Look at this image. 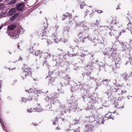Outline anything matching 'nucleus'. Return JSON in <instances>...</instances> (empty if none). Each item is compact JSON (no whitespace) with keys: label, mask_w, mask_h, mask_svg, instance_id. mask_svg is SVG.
I'll return each instance as SVG.
<instances>
[{"label":"nucleus","mask_w":132,"mask_h":132,"mask_svg":"<svg viewBox=\"0 0 132 132\" xmlns=\"http://www.w3.org/2000/svg\"><path fill=\"white\" fill-rule=\"evenodd\" d=\"M115 66L116 67V68H115L117 69L119 68V67L120 66L119 64L118 63L116 64V63H115Z\"/></svg>","instance_id":"obj_39"},{"label":"nucleus","mask_w":132,"mask_h":132,"mask_svg":"<svg viewBox=\"0 0 132 132\" xmlns=\"http://www.w3.org/2000/svg\"><path fill=\"white\" fill-rule=\"evenodd\" d=\"M44 29L42 28V29H40L37 32V35L43 37L47 36L50 30V29L48 28V25L46 24L45 26H44Z\"/></svg>","instance_id":"obj_3"},{"label":"nucleus","mask_w":132,"mask_h":132,"mask_svg":"<svg viewBox=\"0 0 132 132\" xmlns=\"http://www.w3.org/2000/svg\"><path fill=\"white\" fill-rule=\"evenodd\" d=\"M27 67V65L26 64L24 65L23 68L24 71L20 74L22 80H24L27 76H30L31 74V69L29 67L28 68Z\"/></svg>","instance_id":"obj_2"},{"label":"nucleus","mask_w":132,"mask_h":132,"mask_svg":"<svg viewBox=\"0 0 132 132\" xmlns=\"http://www.w3.org/2000/svg\"><path fill=\"white\" fill-rule=\"evenodd\" d=\"M99 28L98 29L100 31H103L105 30V27L103 26H100L99 27Z\"/></svg>","instance_id":"obj_32"},{"label":"nucleus","mask_w":132,"mask_h":132,"mask_svg":"<svg viewBox=\"0 0 132 132\" xmlns=\"http://www.w3.org/2000/svg\"><path fill=\"white\" fill-rule=\"evenodd\" d=\"M119 5H118V7H117L116 9L117 10L119 9Z\"/></svg>","instance_id":"obj_52"},{"label":"nucleus","mask_w":132,"mask_h":132,"mask_svg":"<svg viewBox=\"0 0 132 132\" xmlns=\"http://www.w3.org/2000/svg\"><path fill=\"white\" fill-rule=\"evenodd\" d=\"M125 23L127 24V28L130 30L131 33H132V24L131 22L128 19H127L126 20Z\"/></svg>","instance_id":"obj_10"},{"label":"nucleus","mask_w":132,"mask_h":132,"mask_svg":"<svg viewBox=\"0 0 132 132\" xmlns=\"http://www.w3.org/2000/svg\"><path fill=\"white\" fill-rule=\"evenodd\" d=\"M104 117L105 119L104 120H108L109 119H113L114 117L112 115V113L111 112H109L108 114H106Z\"/></svg>","instance_id":"obj_12"},{"label":"nucleus","mask_w":132,"mask_h":132,"mask_svg":"<svg viewBox=\"0 0 132 132\" xmlns=\"http://www.w3.org/2000/svg\"><path fill=\"white\" fill-rule=\"evenodd\" d=\"M107 52H105V55H108L109 57L111 56L114 58L116 56V52L114 50H110L107 51Z\"/></svg>","instance_id":"obj_8"},{"label":"nucleus","mask_w":132,"mask_h":132,"mask_svg":"<svg viewBox=\"0 0 132 132\" xmlns=\"http://www.w3.org/2000/svg\"><path fill=\"white\" fill-rule=\"evenodd\" d=\"M108 81V80L107 79H105V80H103V83H104V82H107Z\"/></svg>","instance_id":"obj_49"},{"label":"nucleus","mask_w":132,"mask_h":132,"mask_svg":"<svg viewBox=\"0 0 132 132\" xmlns=\"http://www.w3.org/2000/svg\"><path fill=\"white\" fill-rule=\"evenodd\" d=\"M27 112L29 113H31V110L30 109H28L27 110Z\"/></svg>","instance_id":"obj_45"},{"label":"nucleus","mask_w":132,"mask_h":132,"mask_svg":"<svg viewBox=\"0 0 132 132\" xmlns=\"http://www.w3.org/2000/svg\"><path fill=\"white\" fill-rule=\"evenodd\" d=\"M65 18H63V19H62V20H65Z\"/></svg>","instance_id":"obj_59"},{"label":"nucleus","mask_w":132,"mask_h":132,"mask_svg":"<svg viewBox=\"0 0 132 132\" xmlns=\"http://www.w3.org/2000/svg\"><path fill=\"white\" fill-rule=\"evenodd\" d=\"M100 119L101 120V119H103V118L101 117V119H100Z\"/></svg>","instance_id":"obj_63"},{"label":"nucleus","mask_w":132,"mask_h":132,"mask_svg":"<svg viewBox=\"0 0 132 132\" xmlns=\"http://www.w3.org/2000/svg\"><path fill=\"white\" fill-rule=\"evenodd\" d=\"M49 79L48 82L49 84H52V82H53L55 80L54 78L51 77L50 76H47L46 78V79Z\"/></svg>","instance_id":"obj_17"},{"label":"nucleus","mask_w":132,"mask_h":132,"mask_svg":"<svg viewBox=\"0 0 132 132\" xmlns=\"http://www.w3.org/2000/svg\"><path fill=\"white\" fill-rule=\"evenodd\" d=\"M25 91L26 92H28V93H33L34 92V90L31 88H28V89H26Z\"/></svg>","instance_id":"obj_27"},{"label":"nucleus","mask_w":132,"mask_h":132,"mask_svg":"<svg viewBox=\"0 0 132 132\" xmlns=\"http://www.w3.org/2000/svg\"><path fill=\"white\" fill-rule=\"evenodd\" d=\"M61 119H62V121L63 122H65L66 121L65 119L64 118H61Z\"/></svg>","instance_id":"obj_46"},{"label":"nucleus","mask_w":132,"mask_h":132,"mask_svg":"<svg viewBox=\"0 0 132 132\" xmlns=\"http://www.w3.org/2000/svg\"><path fill=\"white\" fill-rule=\"evenodd\" d=\"M35 97V95L34 94L31 96H30L28 97L27 98V101H30L31 100H32L33 99V98H34Z\"/></svg>","instance_id":"obj_24"},{"label":"nucleus","mask_w":132,"mask_h":132,"mask_svg":"<svg viewBox=\"0 0 132 132\" xmlns=\"http://www.w3.org/2000/svg\"><path fill=\"white\" fill-rule=\"evenodd\" d=\"M65 80L64 83L66 85H67L69 84L70 81L71 80L70 78L68 76H67L64 78Z\"/></svg>","instance_id":"obj_14"},{"label":"nucleus","mask_w":132,"mask_h":132,"mask_svg":"<svg viewBox=\"0 0 132 132\" xmlns=\"http://www.w3.org/2000/svg\"><path fill=\"white\" fill-rule=\"evenodd\" d=\"M82 27L83 28L84 30L85 31L86 30H87L88 29V28L86 25V23L85 21L84 22V25H83Z\"/></svg>","instance_id":"obj_26"},{"label":"nucleus","mask_w":132,"mask_h":132,"mask_svg":"<svg viewBox=\"0 0 132 132\" xmlns=\"http://www.w3.org/2000/svg\"><path fill=\"white\" fill-rule=\"evenodd\" d=\"M22 102H27V101H28L27 99L26 98H25L24 97L22 98Z\"/></svg>","instance_id":"obj_37"},{"label":"nucleus","mask_w":132,"mask_h":132,"mask_svg":"<svg viewBox=\"0 0 132 132\" xmlns=\"http://www.w3.org/2000/svg\"><path fill=\"white\" fill-rule=\"evenodd\" d=\"M16 9L14 8H12L8 12V15L11 16L15 12Z\"/></svg>","instance_id":"obj_18"},{"label":"nucleus","mask_w":132,"mask_h":132,"mask_svg":"<svg viewBox=\"0 0 132 132\" xmlns=\"http://www.w3.org/2000/svg\"><path fill=\"white\" fill-rule=\"evenodd\" d=\"M20 46L18 44L17 45V47L18 48L20 49Z\"/></svg>","instance_id":"obj_54"},{"label":"nucleus","mask_w":132,"mask_h":132,"mask_svg":"<svg viewBox=\"0 0 132 132\" xmlns=\"http://www.w3.org/2000/svg\"><path fill=\"white\" fill-rule=\"evenodd\" d=\"M31 125L34 126H36L37 125V124L36 123H35L34 122H32Z\"/></svg>","instance_id":"obj_44"},{"label":"nucleus","mask_w":132,"mask_h":132,"mask_svg":"<svg viewBox=\"0 0 132 132\" xmlns=\"http://www.w3.org/2000/svg\"><path fill=\"white\" fill-rule=\"evenodd\" d=\"M30 110H31V112H35L37 111L38 112H39L40 111V109H36V108H30Z\"/></svg>","instance_id":"obj_28"},{"label":"nucleus","mask_w":132,"mask_h":132,"mask_svg":"<svg viewBox=\"0 0 132 132\" xmlns=\"http://www.w3.org/2000/svg\"><path fill=\"white\" fill-rule=\"evenodd\" d=\"M91 73L89 71L88 72H87V73L86 74V75L87 76H88V75H90Z\"/></svg>","instance_id":"obj_47"},{"label":"nucleus","mask_w":132,"mask_h":132,"mask_svg":"<svg viewBox=\"0 0 132 132\" xmlns=\"http://www.w3.org/2000/svg\"><path fill=\"white\" fill-rule=\"evenodd\" d=\"M48 98L50 99V100H52V102L53 104H54L57 102H58V98L57 97L56 94L54 93H51L48 96Z\"/></svg>","instance_id":"obj_7"},{"label":"nucleus","mask_w":132,"mask_h":132,"mask_svg":"<svg viewBox=\"0 0 132 132\" xmlns=\"http://www.w3.org/2000/svg\"><path fill=\"white\" fill-rule=\"evenodd\" d=\"M84 21L80 22L78 23H76V24L75 26V28L76 29H78L79 27H82L83 25H84Z\"/></svg>","instance_id":"obj_15"},{"label":"nucleus","mask_w":132,"mask_h":132,"mask_svg":"<svg viewBox=\"0 0 132 132\" xmlns=\"http://www.w3.org/2000/svg\"><path fill=\"white\" fill-rule=\"evenodd\" d=\"M80 41L82 43H84L85 40H84L87 38L88 35L86 32L83 31L79 32L78 34Z\"/></svg>","instance_id":"obj_5"},{"label":"nucleus","mask_w":132,"mask_h":132,"mask_svg":"<svg viewBox=\"0 0 132 132\" xmlns=\"http://www.w3.org/2000/svg\"><path fill=\"white\" fill-rule=\"evenodd\" d=\"M96 24H99V21H98V20H97L96 21Z\"/></svg>","instance_id":"obj_50"},{"label":"nucleus","mask_w":132,"mask_h":132,"mask_svg":"<svg viewBox=\"0 0 132 132\" xmlns=\"http://www.w3.org/2000/svg\"><path fill=\"white\" fill-rule=\"evenodd\" d=\"M2 27H3V26H0V30L2 29Z\"/></svg>","instance_id":"obj_62"},{"label":"nucleus","mask_w":132,"mask_h":132,"mask_svg":"<svg viewBox=\"0 0 132 132\" xmlns=\"http://www.w3.org/2000/svg\"><path fill=\"white\" fill-rule=\"evenodd\" d=\"M115 24H116L118 27H120L121 26V23L117 20H115Z\"/></svg>","instance_id":"obj_29"},{"label":"nucleus","mask_w":132,"mask_h":132,"mask_svg":"<svg viewBox=\"0 0 132 132\" xmlns=\"http://www.w3.org/2000/svg\"><path fill=\"white\" fill-rule=\"evenodd\" d=\"M96 11L98 13H101L103 12V11H101V10H97Z\"/></svg>","instance_id":"obj_42"},{"label":"nucleus","mask_w":132,"mask_h":132,"mask_svg":"<svg viewBox=\"0 0 132 132\" xmlns=\"http://www.w3.org/2000/svg\"><path fill=\"white\" fill-rule=\"evenodd\" d=\"M36 45L33 42H31L28 46V48L29 49L30 52L34 55L36 56H38L39 55L40 51L39 50L36 51Z\"/></svg>","instance_id":"obj_4"},{"label":"nucleus","mask_w":132,"mask_h":132,"mask_svg":"<svg viewBox=\"0 0 132 132\" xmlns=\"http://www.w3.org/2000/svg\"><path fill=\"white\" fill-rule=\"evenodd\" d=\"M16 1V0H12L10 2L9 4L11 5H12L15 3Z\"/></svg>","instance_id":"obj_35"},{"label":"nucleus","mask_w":132,"mask_h":132,"mask_svg":"<svg viewBox=\"0 0 132 132\" xmlns=\"http://www.w3.org/2000/svg\"><path fill=\"white\" fill-rule=\"evenodd\" d=\"M18 16V15L17 14H15L11 17L10 19V21H13L15 18H16Z\"/></svg>","instance_id":"obj_22"},{"label":"nucleus","mask_w":132,"mask_h":132,"mask_svg":"<svg viewBox=\"0 0 132 132\" xmlns=\"http://www.w3.org/2000/svg\"><path fill=\"white\" fill-rule=\"evenodd\" d=\"M12 38L13 39H15L16 38V37H15L14 36H13V37H12Z\"/></svg>","instance_id":"obj_56"},{"label":"nucleus","mask_w":132,"mask_h":132,"mask_svg":"<svg viewBox=\"0 0 132 132\" xmlns=\"http://www.w3.org/2000/svg\"><path fill=\"white\" fill-rule=\"evenodd\" d=\"M130 17L132 19V14L130 15Z\"/></svg>","instance_id":"obj_60"},{"label":"nucleus","mask_w":132,"mask_h":132,"mask_svg":"<svg viewBox=\"0 0 132 132\" xmlns=\"http://www.w3.org/2000/svg\"><path fill=\"white\" fill-rule=\"evenodd\" d=\"M124 88V86L120 85H117L114 84L111 86L108 85L105 89V93L107 94H109L111 92H116L117 94L116 97L118 98L117 100L118 101H120L122 100L124 97L122 95L126 92Z\"/></svg>","instance_id":"obj_1"},{"label":"nucleus","mask_w":132,"mask_h":132,"mask_svg":"<svg viewBox=\"0 0 132 132\" xmlns=\"http://www.w3.org/2000/svg\"><path fill=\"white\" fill-rule=\"evenodd\" d=\"M47 43H48V44H49V43H50V41H47Z\"/></svg>","instance_id":"obj_58"},{"label":"nucleus","mask_w":132,"mask_h":132,"mask_svg":"<svg viewBox=\"0 0 132 132\" xmlns=\"http://www.w3.org/2000/svg\"><path fill=\"white\" fill-rule=\"evenodd\" d=\"M37 92H39V93H41V92H42L40 90H39V91L37 90Z\"/></svg>","instance_id":"obj_57"},{"label":"nucleus","mask_w":132,"mask_h":132,"mask_svg":"<svg viewBox=\"0 0 132 132\" xmlns=\"http://www.w3.org/2000/svg\"><path fill=\"white\" fill-rule=\"evenodd\" d=\"M61 129V128L60 127L58 126L57 127H56L55 128V130H59Z\"/></svg>","instance_id":"obj_43"},{"label":"nucleus","mask_w":132,"mask_h":132,"mask_svg":"<svg viewBox=\"0 0 132 132\" xmlns=\"http://www.w3.org/2000/svg\"><path fill=\"white\" fill-rule=\"evenodd\" d=\"M5 5L4 4L2 3L0 4V9H4L5 8Z\"/></svg>","instance_id":"obj_31"},{"label":"nucleus","mask_w":132,"mask_h":132,"mask_svg":"<svg viewBox=\"0 0 132 132\" xmlns=\"http://www.w3.org/2000/svg\"><path fill=\"white\" fill-rule=\"evenodd\" d=\"M80 8L82 9V8H83V6H82L81 5H80Z\"/></svg>","instance_id":"obj_55"},{"label":"nucleus","mask_w":132,"mask_h":132,"mask_svg":"<svg viewBox=\"0 0 132 132\" xmlns=\"http://www.w3.org/2000/svg\"><path fill=\"white\" fill-rule=\"evenodd\" d=\"M16 27V25L15 24H13L9 26L8 28L9 30H13Z\"/></svg>","instance_id":"obj_20"},{"label":"nucleus","mask_w":132,"mask_h":132,"mask_svg":"<svg viewBox=\"0 0 132 132\" xmlns=\"http://www.w3.org/2000/svg\"><path fill=\"white\" fill-rule=\"evenodd\" d=\"M63 15L66 18H68L69 19V23L71 24L73 22V21L75 20L76 22V21L78 20V17L77 16L75 17L73 19L72 18V14L71 13H66L65 14Z\"/></svg>","instance_id":"obj_6"},{"label":"nucleus","mask_w":132,"mask_h":132,"mask_svg":"<svg viewBox=\"0 0 132 132\" xmlns=\"http://www.w3.org/2000/svg\"><path fill=\"white\" fill-rule=\"evenodd\" d=\"M94 13L93 12H92L90 14H89V17L90 18H92V17L94 15Z\"/></svg>","instance_id":"obj_40"},{"label":"nucleus","mask_w":132,"mask_h":132,"mask_svg":"<svg viewBox=\"0 0 132 132\" xmlns=\"http://www.w3.org/2000/svg\"><path fill=\"white\" fill-rule=\"evenodd\" d=\"M91 41L95 45H96L97 43L98 40L95 38H93V39H91Z\"/></svg>","instance_id":"obj_25"},{"label":"nucleus","mask_w":132,"mask_h":132,"mask_svg":"<svg viewBox=\"0 0 132 132\" xmlns=\"http://www.w3.org/2000/svg\"><path fill=\"white\" fill-rule=\"evenodd\" d=\"M24 6V4L23 3H19L16 5V7L17 10L20 11L23 10Z\"/></svg>","instance_id":"obj_9"},{"label":"nucleus","mask_w":132,"mask_h":132,"mask_svg":"<svg viewBox=\"0 0 132 132\" xmlns=\"http://www.w3.org/2000/svg\"><path fill=\"white\" fill-rule=\"evenodd\" d=\"M70 104L71 105H72V109H75L77 108L78 105L77 101V100H73L72 102V103L70 102Z\"/></svg>","instance_id":"obj_13"},{"label":"nucleus","mask_w":132,"mask_h":132,"mask_svg":"<svg viewBox=\"0 0 132 132\" xmlns=\"http://www.w3.org/2000/svg\"><path fill=\"white\" fill-rule=\"evenodd\" d=\"M59 118L57 117H56L54 118V120L53 121V124L56 125L58 122Z\"/></svg>","instance_id":"obj_21"},{"label":"nucleus","mask_w":132,"mask_h":132,"mask_svg":"<svg viewBox=\"0 0 132 132\" xmlns=\"http://www.w3.org/2000/svg\"><path fill=\"white\" fill-rule=\"evenodd\" d=\"M121 32H120V33L119 34V35L117 37V36L116 37V41H119V40H118V38L119 37V36L121 35Z\"/></svg>","instance_id":"obj_41"},{"label":"nucleus","mask_w":132,"mask_h":132,"mask_svg":"<svg viewBox=\"0 0 132 132\" xmlns=\"http://www.w3.org/2000/svg\"><path fill=\"white\" fill-rule=\"evenodd\" d=\"M86 130V131L89 132L90 131H91L92 129L93 128L91 127V126L90 125H86L85 126Z\"/></svg>","instance_id":"obj_19"},{"label":"nucleus","mask_w":132,"mask_h":132,"mask_svg":"<svg viewBox=\"0 0 132 132\" xmlns=\"http://www.w3.org/2000/svg\"><path fill=\"white\" fill-rule=\"evenodd\" d=\"M90 14V12L89 10H87L84 13L85 16H86L88 14H89H89Z\"/></svg>","instance_id":"obj_34"},{"label":"nucleus","mask_w":132,"mask_h":132,"mask_svg":"<svg viewBox=\"0 0 132 132\" xmlns=\"http://www.w3.org/2000/svg\"><path fill=\"white\" fill-rule=\"evenodd\" d=\"M77 86L79 88L78 89H81L83 88V87L81 85H77Z\"/></svg>","instance_id":"obj_38"},{"label":"nucleus","mask_w":132,"mask_h":132,"mask_svg":"<svg viewBox=\"0 0 132 132\" xmlns=\"http://www.w3.org/2000/svg\"><path fill=\"white\" fill-rule=\"evenodd\" d=\"M74 132H77V130H75L74 131Z\"/></svg>","instance_id":"obj_64"},{"label":"nucleus","mask_w":132,"mask_h":132,"mask_svg":"<svg viewBox=\"0 0 132 132\" xmlns=\"http://www.w3.org/2000/svg\"><path fill=\"white\" fill-rule=\"evenodd\" d=\"M69 131V130L68 129H67L65 130L66 131Z\"/></svg>","instance_id":"obj_61"},{"label":"nucleus","mask_w":132,"mask_h":132,"mask_svg":"<svg viewBox=\"0 0 132 132\" xmlns=\"http://www.w3.org/2000/svg\"><path fill=\"white\" fill-rule=\"evenodd\" d=\"M130 63L132 65V58H130L129 60ZM130 77H132V72H131V74H129Z\"/></svg>","instance_id":"obj_36"},{"label":"nucleus","mask_w":132,"mask_h":132,"mask_svg":"<svg viewBox=\"0 0 132 132\" xmlns=\"http://www.w3.org/2000/svg\"><path fill=\"white\" fill-rule=\"evenodd\" d=\"M34 103L35 105V108L37 109H40V111L41 110H42V108L40 105L39 103L36 100L34 101Z\"/></svg>","instance_id":"obj_16"},{"label":"nucleus","mask_w":132,"mask_h":132,"mask_svg":"<svg viewBox=\"0 0 132 132\" xmlns=\"http://www.w3.org/2000/svg\"><path fill=\"white\" fill-rule=\"evenodd\" d=\"M121 77L122 78L126 81L129 80V76L126 72H124L121 75Z\"/></svg>","instance_id":"obj_11"},{"label":"nucleus","mask_w":132,"mask_h":132,"mask_svg":"<svg viewBox=\"0 0 132 132\" xmlns=\"http://www.w3.org/2000/svg\"><path fill=\"white\" fill-rule=\"evenodd\" d=\"M59 58L60 59L59 62H62V61H63V60L66 59V58L63 55H60V56L59 57Z\"/></svg>","instance_id":"obj_23"},{"label":"nucleus","mask_w":132,"mask_h":132,"mask_svg":"<svg viewBox=\"0 0 132 132\" xmlns=\"http://www.w3.org/2000/svg\"><path fill=\"white\" fill-rule=\"evenodd\" d=\"M88 108H90L89 109H93L94 107V106L93 105H91V107H89V106H88Z\"/></svg>","instance_id":"obj_48"},{"label":"nucleus","mask_w":132,"mask_h":132,"mask_svg":"<svg viewBox=\"0 0 132 132\" xmlns=\"http://www.w3.org/2000/svg\"><path fill=\"white\" fill-rule=\"evenodd\" d=\"M59 26L57 25H55V27H53V29L56 32H57V30L59 29Z\"/></svg>","instance_id":"obj_33"},{"label":"nucleus","mask_w":132,"mask_h":132,"mask_svg":"<svg viewBox=\"0 0 132 132\" xmlns=\"http://www.w3.org/2000/svg\"><path fill=\"white\" fill-rule=\"evenodd\" d=\"M114 105L117 108L121 109L124 108L123 106H121L119 104H117V103H116V104L115 103Z\"/></svg>","instance_id":"obj_30"},{"label":"nucleus","mask_w":132,"mask_h":132,"mask_svg":"<svg viewBox=\"0 0 132 132\" xmlns=\"http://www.w3.org/2000/svg\"><path fill=\"white\" fill-rule=\"evenodd\" d=\"M76 55H77V54H72V55L71 56H76Z\"/></svg>","instance_id":"obj_51"},{"label":"nucleus","mask_w":132,"mask_h":132,"mask_svg":"<svg viewBox=\"0 0 132 132\" xmlns=\"http://www.w3.org/2000/svg\"><path fill=\"white\" fill-rule=\"evenodd\" d=\"M22 60V57H19V59L18 60H21V61Z\"/></svg>","instance_id":"obj_53"}]
</instances>
